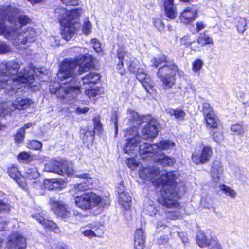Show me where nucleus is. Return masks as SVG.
I'll use <instances>...</instances> for the list:
<instances>
[{"mask_svg":"<svg viewBox=\"0 0 249 249\" xmlns=\"http://www.w3.org/2000/svg\"><path fill=\"white\" fill-rule=\"evenodd\" d=\"M127 115L129 120L135 124L136 125H139L142 121L148 122L142 130V136L143 139H153L157 136L158 131L156 122L152 118L151 116L147 115L141 117L137 112L130 109L128 110Z\"/></svg>","mask_w":249,"mask_h":249,"instance_id":"obj_7","label":"nucleus"},{"mask_svg":"<svg viewBox=\"0 0 249 249\" xmlns=\"http://www.w3.org/2000/svg\"><path fill=\"white\" fill-rule=\"evenodd\" d=\"M66 182L62 179L58 180L54 179L53 184V189H61L66 187Z\"/></svg>","mask_w":249,"mask_h":249,"instance_id":"obj_45","label":"nucleus"},{"mask_svg":"<svg viewBox=\"0 0 249 249\" xmlns=\"http://www.w3.org/2000/svg\"><path fill=\"white\" fill-rule=\"evenodd\" d=\"M32 216L34 218L37 220L45 228L53 231L55 233L59 232V228L57 224L53 221L45 219L39 214L33 215Z\"/></svg>","mask_w":249,"mask_h":249,"instance_id":"obj_22","label":"nucleus"},{"mask_svg":"<svg viewBox=\"0 0 249 249\" xmlns=\"http://www.w3.org/2000/svg\"><path fill=\"white\" fill-rule=\"evenodd\" d=\"M213 152L211 147L199 146L196 147L192 155V160L196 165L208 163L213 155Z\"/></svg>","mask_w":249,"mask_h":249,"instance_id":"obj_11","label":"nucleus"},{"mask_svg":"<svg viewBox=\"0 0 249 249\" xmlns=\"http://www.w3.org/2000/svg\"><path fill=\"white\" fill-rule=\"evenodd\" d=\"M219 189L223 191L227 196L231 198H234L236 196V192L231 187L224 184L220 185Z\"/></svg>","mask_w":249,"mask_h":249,"instance_id":"obj_36","label":"nucleus"},{"mask_svg":"<svg viewBox=\"0 0 249 249\" xmlns=\"http://www.w3.org/2000/svg\"><path fill=\"white\" fill-rule=\"evenodd\" d=\"M152 66L157 68L162 65L159 69L157 76L162 83L163 88L165 89L171 88L175 83V76L177 72L181 76L182 71H179L178 67L174 64H171L166 60L164 55L160 57H154L151 60Z\"/></svg>","mask_w":249,"mask_h":249,"instance_id":"obj_6","label":"nucleus"},{"mask_svg":"<svg viewBox=\"0 0 249 249\" xmlns=\"http://www.w3.org/2000/svg\"><path fill=\"white\" fill-rule=\"evenodd\" d=\"M55 13L58 15V17H60L63 15V18L71 21L80 16L82 13V11L80 9H74L68 11L65 8H60L56 9Z\"/></svg>","mask_w":249,"mask_h":249,"instance_id":"obj_16","label":"nucleus"},{"mask_svg":"<svg viewBox=\"0 0 249 249\" xmlns=\"http://www.w3.org/2000/svg\"><path fill=\"white\" fill-rule=\"evenodd\" d=\"M44 170L48 172H53L62 176H71L74 172L72 164L63 160L52 159L45 164Z\"/></svg>","mask_w":249,"mask_h":249,"instance_id":"obj_10","label":"nucleus"},{"mask_svg":"<svg viewBox=\"0 0 249 249\" xmlns=\"http://www.w3.org/2000/svg\"><path fill=\"white\" fill-rule=\"evenodd\" d=\"M25 132L24 129H20L18 132L16 134L15 136V142L17 143H20L22 142L24 139V135Z\"/></svg>","mask_w":249,"mask_h":249,"instance_id":"obj_47","label":"nucleus"},{"mask_svg":"<svg viewBox=\"0 0 249 249\" xmlns=\"http://www.w3.org/2000/svg\"><path fill=\"white\" fill-rule=\"evenodd\" d=\"M213 138L214 139L215 141L218 142L223 139V135L219 132H214L213 133Z\"/></svg>","mask_w":249,"mask_h":249,"instance_id":"obj_60","label":"nucleus"},{"mask_svg":"<svg viewBox=\"0 0 249 249\" xmlns=\"http://www.w3.org/2000/svg\"><path fill=\"white\" fill-rule=\"evenodd\" d=\"M126 63L128 69L131 72L135 73L137 71V78L141 83L146 91L150 94H155L156 89L153 80L150 76L145 72L143 68H137L138 61L132 57Z\"/></svg>","mask_w":249,"mask_h":249,"instance_id":"obj_8","label":"nucleus"},{"mask_svg":"<svg viewBox=\"0 0 249 249\" xmlns=\"http://www.w3.org/2000/svg\"><path fill=\"white\" fill-rule=\"evenodd\" d=\"M164 6L174 5V0H163Z\"/></svg>","mask_w":249,"mask_h":249,"instance_id":"obj_62","label":"nucleus"},{"mask_svg":"<svg viewBox=\"0 0 249 249\" xmlns=\"http://www.w3.org/2000/svg\"><path fill=\"white\" fill-rule=\"evenodd\" d=\"M157 161L163 166H171L175 162V160L171 157H168L164 154L160 155L159 153V157L157 158Z\"/></svg>","mask_w":249,"mask_h":249,"instance_id":"obj_30","label":"nucleus"},{"mask_svg":"<svg viewBox=\"0 0 249 249\" xmlns=\"http://www.w3.org/2000/svg\"><path fill=\"white\" fill-rule=\"evenodd\" d=\"M9 210L10 207L8 204L0 201V211L8 212ZM2 241L0 239V243Z\"/></svg>","mask_w":249,"mask_h":249,"instance_id":"obj_57","label":"nucleus"},{"mask_svg":"<svg viewBox=\"0 0 249 249\" xmlns=\"http://www.w3.org/2000/svg\"><path fill=\"white\" fill-rule=\"evenodd\" d=\"M125 136L127 137V142L123 146V151L125 153L136 156L139 154L143 159L152 158L154 155H157L161 150H168L175 146V143L170 140L162 141L157 144L150 145L143 142L139 136L136 127L127 130Z\"/></svg>","mask_w":249,"mask_h":249,"instance_id":"obj_5","label":"nucleus"},{"mask_svg":"<svg viewBox=\"0 0 249 249\" xmlns=\"http://www.w3.org/2000/svg\"><path fill=\"white\" fill-rule=\"evenodd\" d=\"M11 51V49L10 46L4 43H0V54L6 53Z\"/></svg>","mask_w":249,"mask_h":249,"instance_id":"obj_51","label":"nucleus"},{"mask_svg":"<svg viewBox=\"0 0 249 249\" xmlns=\"http://www.w3.org/2000/svg\"><path fill=\"white\" fill-rule=\"evenodd\" d=\"M53 180L54 179H46L43 182L45 188L48 189L49 190H53Z\"/></svg>","mask_w":249,"mask_h":249,"instance_id":"obj_52","label":"nucleus"},{"mask_svg":"<svg viewBox=\"0 0 249 249\" xmlns=\"http://www.w3.org/2000/svg\"><path fill=\"white\" fill-rule=\"evenodd\" d=\"M7 245L9 249H23L26 246V239L19 234L15 233L9 236Z\"/></svg>","mask_w":249,"mask_h":249,"instance_id":"obj_15","label":"nucleus"},{"mask_svg":"<svg viewBox=\"0 0 249 249\" xmlns=\"http://www.w3.org/2000/svg\"><path fill=\"white\" fill-rule=\"evenodd\" d=\"M196 31L198 32L204 29L206 25L202 21H199L196 23Z\"/></svg>","mask_w":249,"mask_h":249,"instance_id":"obj_59","label":"nucleus"},{"mask_svg":"<svg viewBox=\"0 0 249 249\" xmlns=\"http://www.w3.org/2000/svg\"><path fill=\"white\" fill-rule=\"evenodd\" d=\"M197 42L201 46L213 45L214 43L212 38L205 33L200 34L197 39Z\"/></svg>","mask_w":249,"mask_h":249,"instance_id":"obj_34","label":"nucleus"},{"mask_svg":"<svg viewBox=\"0 0 249 249\" xmlns=\"http://www.w3.org/2000/svg\"><path fill=\"white\" fill-rule=\"evenodd\" d=\"M58 19L60 24L61 35L66 40H70L76 33V26L71 21H69L63 18L62 15L58 17Z\"/></svg>","mask_w":249,"mask_h":249,"instance_id":"obj_13","label":"nucleus"},{"mask_svg":"<svg viewBox=\"0 0 249 249\" xmlns=\"http://www.w3.org/2000/svg\"><path fill=\"white\" fill-rule=\"evenodd\" d=\"M63 3L67 5H77L78 4L79 0H60Z\"/></svg>","mask_w":249,"mask_h":249,"instance_id":"obj_56","label":"nucleus"},{"mask_svg":"<svg viewBox=\"0 0 249 249\" xmlns=\"http://www.w3.org/2000/svg\"><path fill=\"white\" fill-rule=\"evenodd\" d=\"M82 32L84 35H88L91 33L92 30L91 23L88 20H86L82 25Z\"/></svg>","mask_w":249,"mask_h":249,"instance_id":"obj_42","label":"nucleus"},{"mask_svg":"<svg viewBox=\"0 0 249 249\" xmlns=\"http://www.w3.org/2000/svg\"><path fill=\"white\" fill-rule=\"evenodd\" d=\"M208 247L209 249H223L219 241L215 237L210 238V242Z\"/></svg>","mask_w":249,"mask_h":249,"instance_id":"obj_41","label":"nucleus"},{"mask_svg":"<svg viewBox=\"0 0 249 249\" xmlns=\"http://www.w3.org/2000/svg\"><path fill=\"white\" fill-rule=\"evenodd\" d=\"M141 178L149 180L155 185H163L161 191V198L159 200L167 208H173L178 206V195L174 190V181L175 177L173 172H167L165 170L160 171L156 167L145 168L142 165L138 169Z\"/></svg>","mask_w":249,"mask_h":249,"instance_id":"obj_3","label":"nucleus"},{"mask_svg":"<svg viewBox=\"0 0 249 249\" xmlns=\"http://www.w3.org/2000/svg\"><path fill=\"white\" fill-rule=\"evenodd\" d=\"M100 79L98 73H90L84 76L82 80L84 84H89L97 83Z\"/></svg>","mask_w":249,"mask_h":249,"instance_id":"obj_26","label":"nucleus"},{"mask_svg":"<svg viewBox=\"0 0 249 249\" xmlns=\"http://www.w3.org/2000/svg\"><path fill=\"white\" fill-rule=\"evenodd\" d=\"M231 130L237 135H241L244 132L243 125L238 124H233Z\"/></svg>","mask_w":249,"mask_h":249,"instance_id":"obj_46","label":"nucleus"},{"mask_svg":"<svg viewBox=\"0 0 249 249\" xmlns=\"http://www.w3.org/2000/svg\"><path fill=\"white\" fill-rule=\"evenodd\" d=\"M207 126L210 128H217L218 126V120L215 118L213 113L211 115H208L205 117Z\"/></svg>","mask_w":249,"mask_h":249,"instance_id":"obj_35","label":"nucleus"},{"mask_svg":"<svg viewBox=\"0 0 249 249\" xmlns=\"http://www.w3.org/2000/svg\"><path fill=\"white\" fill-rule=\"evenodd\" d=\"M117 56L120 61L126 62L132 57L125 51L124 47L123 46H119L117 50Z\"/></svg>","mask_w":249,"mask_h":249,"instance_id":"obj_27","label":"nucleus"},{"mask_svg":"<svg viewBox=\"0 0 249 249\" xmlns=\"http://www.w3.org/2000/svg\"><path fill=\"white\" fill-rule=\"evenodd\" d=\"M34 124H35L34 123H29L26 124L24 125V126L22 128H21V129H24V130L25 131V129L31 127Z\"/></svg>","mask_w":249,"mask_h":249,"instance_id":"obj_63","label":"nucleus"},{"mask_svg":"<svg viewBox=\"0 0 249 249\" xmlns=\"http://www.w3.org/2000/svg\"><path fill=\"white\" fill-rule=\"evenodd\" d=\"M9 176L14 179L17 183L22 188L25 189L27 183L24 176H22L18 169L14 166H11L8 170Z\"/></svg>","mask_w":249,"mask_h":249,"instance_id":"obj_18","label":"nucleus"},{"mask_svg":"<svg viewBox=\"0 0 249 249\" xmlns=\"http://www.w3.org/2000/svg\"><path fill=\"white\" fill-rule=\"evenodd\" d=\"M180 19L182 22L186 24L187 22V13L185 10L181 14L180 16Z\"/></svg>","mask_w":249,"mask_h":249,"instance_id":"obj_61","label":"nucleus"},{"mask_svg":"<svg viewBox=\"0 0 249 249\" xmlns=\"http://www.w3.org/2000/svg\"><path fill=\"white\" fill-rule=\"evenodd\" d=\"M77 177L86 179L82 183L74 185L73 190L75 192L82 191L86 188H89L90 186L93 184V180L89 174H83L79 175H76Z\"/></svg>","mask_w":249,"mask_h":249,"instance_id":"obj_21","label":"nucleus"},{"mask_svg":"<svg viewBox=\"0 0 249 249\" xmlns=\"http://www.w3.org/2000/svg\"><path fill=\"white\" fill-rule=\"evenodd\" d=\"M18 160L20 162H29L34 160L33 157L27 152H21L18 157Z\"/></svg>","mask_w":249,"mask_h":249,"instance_id":"obj_39","label":"nucleus"},{"mask_svg":"<svg viewBox=\"0 0 249 249\" xmlns=\"http://www.w3.org/2000/svg\"><path fill=\"white\" fill-rule=\"evenodd\" d=\"M85 92L86 95L89 98H91L103 94L104 93V91L102 88L95 87L93 88L86 89Z\"/></svg>","mask_w":249,"mask_h":249,"instance_id":"obj_28","label":"nucleus"},{"mask_svg":"<svg viewBox=\"0 0 249 249\" xmlns=\"http://www.w3.org/2000/svg\"><path fill=\"white\" fill-rule=\"evenodd\" d=\"M167 114L172 116L174 115L177 119H183L185 116V113L179 109H173L171 108H168L166 110Z\"/></svg>","mask_w":249,"mask_h":249,"instance_id":"obj_37","label":"nucleus"},{"mask_svg":"<svg viewBox=\"0 0 249 249\" xmlns=\"http://www.w3.org/2000/svg\"><path fill=\"white\" fill-rule=\"evenodd\" d=\"M101 202L102 198L100 196L93 192H88L74 197L75 205L83 210L95 207Z\"/></svg>","mask_w":249,"mask_h":249,"instance_id":"obj_9","label":"nucleus"},{"mask_svg":"<svg viewBox=\"0 0 249 249\" xmlns=\"http://www.w3.org/2000/svg\"><path fill=\"white\" fill-rule=\"evenodd\" d=\"M118 117L117 114L116 112H115L112 114L111 118V121L114 124V125L116 134H117L118 131Z\"/></svg>","mask_w":249,"mask_h":249,"instance_id":"obj_54","label":"nucleus"},{"mask_svg":"<svg viewBox=\"0 0 249 249\" xmlns=\"http://www.w3.org/2000/svg\"><path fill=\"white\" fill-rule=\"evenodd\" d=\"M124 183V182H121L118 187L119 201L125 209H128L130 207L132 200Z\"/></svg>","mask_w":249,"mask_h":249,"instance_id":"obj_14","label":"nucleus"},{"mask_svg":"<svg viewBox=\"0 0 249 249\" xmlns=\"http://www.w3.org/2000/svg\"><path fill=\"white\" fill-rule=\"evenodd\" d=\"M28 1H30L31 3H39L41 2L43 0H28Z\"/></svg>","mask_w":249,"mask_h":249,"instance_id":"obj_64","label":"nucleus"},{"mask_svg":"<svg viewBox=\"0 0 249 249\" xmlns=\"http://www.w3.org/2000/svg\"><path fill=\"white\" fill-rule=\"evenodd\" d=\"M204 65L203 61L200 58H197L193 61L192 64V70L194 73L199 75L200 71Z\"/></svg>","mask_w":249,"mask_h":249,"instance_id":"obj_33","label":"nucleus"},{"mask_svg":"<svg viewBox=\"0 0 249 249\" xmlns=\"http://www.w3.org/2000/svg\"><path fill=\"white\" fill-rule=\"evenodd\" d=\"M99 225L96 223L89 224L80 229V232L85 237L92 238L98 236Z\"/></svg>","mask_w":249,"mask_h":249,"instance_id":"obj_20","label":"nucleus"},{"mask_svg":"<svg viewBox=\"0 0 249 249\" xmlns=\"http://www.w3.org/2000/svg\"><path fill=\"white\" fill-rule=\"evenodd\" d=\"M29 21L23 12L16 8L9 7L4 10L0 8V35L11 41L17 49L24 48L23 45L33 42L36 36L33 28L21 29Z\"/></svg>","mask_w":249,"mask_h":249,"instance_id":"obj_1","label":"nucleus"},{"mask_svg":"<svg viewBox=\"0 0 249 249\" xmlns=\"http://www.w3.org/2000/svg\"><path fill=\"white\" fill-rule=\"evenodd\" d=\"M154 24L157 28L160 31L162 30L164 28V24L162 21L159 18L155 19Z\"/></svg>","mask_w":249,"mask_h":249,"instance_id":"obj_55","label":"nucleus"},{"mask_svg":"<svg viewBox=\"0 0 249 249\" xmlns=\"http://www.w3.org/2000/svg\"><path fill=\"white\" fill-rule=\"evenodd\" d=\"M200 205L203 208L210 209L211 206L210 199L208 197H202L200 201Z\"/></svg>","mask_w":249,"mask_h":249,"instance_id":"obj_49","label":"nucleus"},{"mask_svg":"<svg viewBox=\"0 0 249 249\" xmlns=\"http://www.w3.org/2000/svg\"><path fill=\"white\" fill-rule=\"evenodd\" d=\"M91 43L92 44L93 48L96 52L100 53L102 52L101 44L96 39H92Z\"/></svg>","mask_w":249,"mask_h":249,"instance_id":"obj_50","label":"nucleus"},{"mask_svg":"<svg viewBox=\"0 0 249 249\" xmlns=\"http://www.w3.org/2000/svg\"><path fill=\"white\" fill-rule=\"evenodd\" d=\"M33 104L32 100L27 98L18 97L11 104L9 107H7V105L4 104L0 110V115H5L10 112L13 109L22 110L29 108Z\"/></svg>","mask_w":249,"mask_h":249,"instance_id":"obj_12","label":"nucleus"},{"mask_svg":"<svg viewBox=\"0 0 249 249\" xmlns=\"http://www.w3.org/2000/svg\"><path fill=\"white\" fill-rule=\"evenodd\" d=\"M127 166L132 170H138L142 165L140 162L133 158H128L126 160Z\"/></svg>","mask_w":249,"mask_h":249,"instance_id":"obj_38","label":"nucleus"},{"mask_svg":"<svg viewBox=\"0 0 249 249\" xmlns=\"http://www.w3.org/2000/svg\"><path fill=\"white\" fill-rule=\"evenodd\" d=\"M89 110V108L88 107H77V108L76 109L75 112L78 114H81L87 113Z\"/></svg>","mask_w":249,"mask_h":249,"instance_id":"obj_58","label":"nucleus"},{"mask_svg":"<svg viewBox=\"0 0 249 249\" xmlns=\"http://www.w3.org/2000/svg\"><path fill=\"white\" fill-rule=\"evenodd\" d=\"M19 68V64L15 61L3 62L0 64V89H5V92L10 96L16 94L22 85L30 88L32 86L34 77L32 74H30L32 71L36 73L37 71L43 73L42 69H29L26 70L27 73L20 72L17 75Z\"/></svg>","mask_w":249,"mask_h":249,"instance_id":"obj_4","label":"nucleus"},{"mask_svg":"<svg viewBox=\"0 0 249 249\" xmlns=\"http://www.w3.org/2000/svg\"><path fill=\"white\" fill-rule=\"evenodd\" d=\"M197 245L200 248L208 247L210 242V238L207 236V232L202 231H198L196 236Z\"/></svg>","mask_w":249,"mask_h":249,"instance_id":"obj_24","label":"nucleus"},{"mask_svg":"<svg viewBox=\"0 0 249 249\" xmlns=\"http://www.w3.org/2000/svg\"><path fill=\"white\" fill-rule=\"evenodd\" d=\"M93 123L95 131L99 133L102 129V124L100 122V118H94L93 119Z\"/></svg>","mask_w":249,"mask_h":249,"instance_id":"obj_48","label":"nucleus"},{"mask_svg":"<svg viewBox=\"0 0 249 249\" xmlns=\"http://www.w3.org/2000/svg\"><path fill=\"white\" fill-rule=\"evenodd\" d=\"M157 211L158 210L152 201L148 200L144 203L142 210L144 214L152 216L155 215Z\"/></svg>","mask_w":249,"mask_h":249,"instance_id":"obj_25","label":"nucleus"},{"mask_svg":"<svg viewBox=\"0 0 249 249\" xmlns=\"http://www.w3.org/2000/svg\"><path fill=\"white\" fill-rule=\"evenodd\" d=\"M197 16V8L196 6L188 7V22L195 19Z\"/></svg>","mask_w":249,"mask_h":249,"instance_id":"obj_40","label":"nucleus"},{"mask_svg":"<svg viewBox=\"0 0 249 249\" xmlns=\"http://www.w3.org/2000/svg\"><path fill=\"white\" fill-rule=\"evenodd\" d=\"M78 64L79 65L78 73L82 74L91 66V56H81L76 59H65L61 65L57 77L61 81H66L61 87L58 83L51 86L50 90L52 94L56 95L58 98L71 99L75 98L80 92V87L75 85L73 78L75 75V69Z\"/></svg>","mask_w":249,"mask_h":249,"instance_id":"obj_2","label":"nucleus"},{"mask_svg":"<svg viewBox=\"0 0 249 249\" xmlns=\"http://www.w3.org/2000/svg\"><path fill=\"white\" fill-rule=\"evenodd\" d=\"M52 209L58 216L63 218H67L70 216L71 212L68 205H64L62 203L53 201L51 202Z\"/></svg>","mask_w":249,"mask_h":249,"instance_id":"obj_19","label":"nucleus"},{"mask_svg":"<svg viewBox=\"0 0 249 249\" xmlns=\"http://www.w3.org/2000/svg\"><path fill=\"white\" fill-rule=\"evenodd\" d=\"M202 110L205 117L208 115H211V114L213 113V109L210 106V105L206 101H204L202 104Z\"/></svg>","mask_w":249,"mask_h":249,"instance_id":"obj_43","label":"nucleus"},{"mask_svg":"<svg viewBox=\"0 0 249 249\" xmlns=\"http://www.w3.org/2000/svg\"><path fill=\"white\" fill-rule=\"evenodd\" d=\"M27 147L32 149L39 150L42 147V143L37 141H30L27 143Z\"/></svg>","mask_w":249,"mask_h":249,"instance_id":"obj_44","label":"nucleus"},{"mask_svg":"<svg viewBox=\"0 0 249 249\" xmlns=\"http://www.w3.org/2000/svg\"><path fill=\"white\" fill-rule=\"evenodd\" d=\"M39 176V173L36 168H27L24 173V178L29 180L36 179Z\"/></svg>","mask_w":249,"mask_h":249,"instance_id":"obj_32","label":"nucleus"},{"mask_svg":"<svg viewBox=\"0 0 249 249\" xmlns=\"http://www.w3.org/2000/svg\"><path fill=\"white\" fill-rule=\"evenodd\" d=\"M223 168L221 162L218 160L214 161L211 168V175L212 181L213 183V187H215L220 178V175L222 174Z\"/></svg>","mask_w":249,"mask_h":249,"instance_id":"obj_17","label":"nucleus"},{"mask_svg":"<svg viewBox=\"0 0 249 249\" xmlns=\"http://www.w3.org/2000/svg\"><path fill=\"white\" fill-rule=\"evenodd\" d=\"M145 243L144 231L140 228L136 230L134 235V246L136 249H143Z\"/></svg>","mask_w":249,"mask_h":249,"instance_id":"obj_23","label":"nucleus"},{"mask_svg":"<svg viewBox=\"0 0 249 249\" xmlns=\"http://www.w3.org/2000/svg\"><path fill=\"white\" fill-rule=\"evenodd\" d=\"M117 69L121 75H123L125 73L126 71L124 68V62L123 61H119L117 65Z\"/></svg>","mask_w":249,"mask_h":249,"instance_id":"obj_53","label":"nucleus"},{"mask_svg":"<svg viewBox=\"0 0 249 249\" xmlns=\"http://www.w3.org/2000/svg\"><path fill=\"white\" fill-rule=\"evenodd\" d=\"M166 16L170 19H174L177 16V10L174 5L164 6Z\"/></svg>","mask_w":249,"mask_h":249,"instance_id":"obj_31","label":"nucleus"},{"mask_svg":"<svg viewBox=\"0 0 249 249\" xmlns=\"http://www.w3.org/2000/svg\"><path fill=\"white\" fill-rule=\"evenodd\" d=\"M235 24L239 33H243L246 31L247 23L245 18H236L235 19Z\"/></svg>","mask_w":249,"mask_h":249,"instance_id":"obj_29","label":"nucleus"}]
</instances>
